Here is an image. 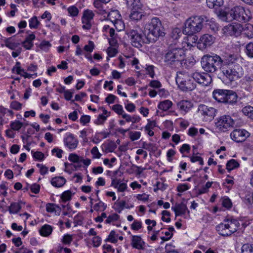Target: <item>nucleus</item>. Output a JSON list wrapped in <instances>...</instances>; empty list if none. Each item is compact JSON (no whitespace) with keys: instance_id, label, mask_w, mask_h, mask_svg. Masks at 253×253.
I'll return each instance as SVG.
<instances>
[{"instance_id":"14","label":"nucleus","mask_w":253,"mask_h":253,"mask_svg":"<svg viewBox=\"0 0 253 253\" xmlns=\"http://www.w3.org/2000/svg\"><path fill=\"white\" fill-rule=\"evenodd\" d=\"M237 59L236 55L231 54L223 55L222 57L220 56V62H219L220 67L225 66L231 67L232 66L239 65L236 63Z\"/></svg>"},{"instance_id":"9","label":"nucleus","mask_w":253,"mask_h":253,"mask_svg":"<svg viewBox=\"0 0 253 253\" xmlns=\"http://www.w3.org/2000/svg\"><path fill=\"white\" fill-rule=\"evenodd\" d=\"M235 121L232 117L228 115L220 116L217 119L215 126L219 130L225 132L233 127Z\"/></svg>"},{"instance_id":"15","label":"nucleus","mask_w":253,"mask_h":253,"mask_svg":"<svg viewBox=\"0 0 253 253\" xmlns=\"http://www.w3.org/2000/svg\"><path fill=\"white\" fill-rule=\"evenodd\" d=\"M216 110L211 107H208L207 105L202 104L199 106L198 113L205 116L209 117V119L213 118L215 115Z\"/></svg>"},{"instance_id":"29","label":"nucleus","mask_w":253,"mask_h":253,"mask_svg":"<svg viewBox=\"0 0 253 253\" xmlns=\"http://www.w3.org/2000/svg\"><path fill=\"white\" fill-rule=\"evenodd\" d=\"M46 210L48 212H55L56 214L59 215L62 209L55 204L48 203L46 205Z\"/></svg>"},{"instance_id":"46","label":"nucleus","mask_w":253,"mask_h":253,"mask_svg":"<svg viewBox=\"0 0 253 253\" xmlns=\"http://www.w3.org/2000/svg\"><path fill=\"white\" fill-rule=\"evenodd\" d=\"M94 16L93 12L90 10H86L84 12L83 18L91 21Z\"/></svg>"},{"instance_id":"33","label":"nucleus","mask_w":253,"mask_h":253,"mask_svg":"<svg viewBox=\"0 0 253 253\" xmlns=\"http://www.w3.org/2000/svg\"><path fill=\"white\" fill-rule=\"evenodd\" d=\"M172 103L169 100L161 101L158 105V108L163 111L168 110L172 106Z\"/></svg>"},{"instance_id":"5","label":"nucleus","mask_w":253,"mask_h":253,"mask_svg":"<svg viewBox=\"0 0 253 253\" xmlns=\"http://www.w3.org/2000/svg\"><path fill=\"white\" fill-rule=\"evenodd\" d=\"M220 56L212 53L211 55H204L201 58V64L202 69L207 73H212L220 67Z\"/></svg>"},{"instance_id":"25","label":"nucleus","mask_w":253,"mask_h":253,"mask_svg":"<svg viewBox=\"0 0 253 253\" xmlns=\"http://www.w3.org/2000/svg\"><path fill=\"white\" fill-rule=\"evenodd\" d=\"M20 65V63L19 62H17L15 66H14L12 69V72H14L15 70L17 74L20 75L24 77L25 78H31L32 75L26 72L23 69H21Z\"/></svg>"},{"instance_id":"11","label":"nucleus","mask_w":253,"mask_h":253,"mask_svg":"<svg viewBox=\"0 0 253 253\" xmlns=\"http://www.w3.org/2000/svg\"><path fill=\"white\" fill-rule=\"evenodd\" d=\"M243 30L242 26L237 23L229 24L223 29V33L227 36H235L236 37L240 35Z\"/></svg>"},{"instance_id":"56","label":"nucleus","mask_w":253,"mask_h":253,"mask_svg":"<svg viewBox=\"0 0 253 253\" xmlns=\"http://www.w3.org/2000/svg\"><path fill=\"white\" fill-rule=\"evenodd\" d=\"M141 132L139 131H131L129 132V138L131 141H135L140 138Z\"/></svg>"},{"instance_id":"18","label":"nucleus","mask_w":253,"mask_h":253,"mask_svg":"<svg viewBox=\"0 0 253 253\" xmlns=\"http://www.w3.org/2000/svg\"><path fill=\"white\" fill-rule=\"evenodd\" d=\"M228 90L216 89L212 92L213 98L219 102L223 103Z\"/></svg>"},{"instance_id":"30","label":"nucleus","mask_w":253,"mask_h":253,"mask_svg":"<svg viewBox=\"0 0 253 253\" xmlns=\"http://www.w3.org/2000/svg\"><path fill=\"white\" fill-rule=\"evenodd\" d=\"M66 179L62 176H57L54 177L51 181V184L56 187H61L66 183Z\"/></svg>"},{"instance_id":"2","label":"nucleus","mask_w":253,"mask_h":253,"mask_svg":"<svg viewBox=\"0 0 253 253\" xmlns=\"http://www.w3.org/2000/svg\"><path fill=\"white\" fill-rule=\"evenodd\" d=\"M219 71L218 78L225 84L237 81L243 75L242 68L240 65L231 67L221 66Z\"/></svg>"},{"instance_id":"22","label":"nucleus","mask_w":253,"mask_h":253,"mask_svg":"<svg viewBox=\"0 0 253 253\" xmlns=\"http://www.w3.org/2000/svg\"><path fill=\"white\" fill-rule=\"evenodd\" d=\"M171 209L174 211L176 216L185 214L187 210L186 204L183 202H181L180 204H176L175 206L172 207Z\"/></svg>"},{"instance_id":"43","label":"nucleus","mask_w":253,"mask_h":253,"mask_svg":"<svg viewBox=\"0 0 253 253\" xmlns=\"http://www.w3.org/2000/svg\"><path fill=\"white\" fill-rule=\"evenodd\" d=\"M126 202L125 201H121L120 202H116L115 203L114 209L119 213H120L124 209L126 206Z\"/></svg>"},{"instance_id":"31","label":"nucleus","mask_w":253,"mask_h":253,"mask_svg":"<svg viewBox=\"0 0 253 253\" xmlns=\"http://www.w3.org/2000/svg\"><path fill=\"white\" fill-rule=\"evenodd\" d=\"M52 230L53 228L51 226L45 224L40 229V233L42 236L48 237L51 234Z\"/></svg>"},{"instance_id":"54","label":"nucleus","mask_w":253,"mask_h":253,"mask_svg":"<svg viewBox=\"0 0 253 253\" xmlns=\"http://www.w3.org/2000/svg\"><path fill=\"white\" fill-rule=\"evenodd\" d=\"M68 11L72 17L77 16L79 13V10L75 6H70L68 8Z\"/></svg>"},{"instance_id":"57","label":"nucleus","mask_w":253,"mask_h":253,"mask_svg":"<svg viewBox=\"0 0 253 253\" xmlns=\"http://www.w3.org/2000/svg\"><path fill=\"white\" fill-rule=\"evenodd\" d=\"M116 29L118 31H121L124 27V24L121 18L117 20L116 21L112 23Z\"/></svg>"},{"instance_id":"3","label":"nucleus","mask_w":253,"mask_h":253,"mask_svg":"<svg viewBox=\"0 0 253 253\" xmlns=\"http://www.w3.org/2000/svg\"><path fill=\"white\" fill-rule=\"evenodd\" d=\"M185 56V51L183 48L170 45L166 51L164 62L167 65L173 67L181 63Z\"/></svg>"},{"instance_id":"24","label":"nucleus","mask_w":253,"mask_h":253,"mask_svg":"<svg viewBox=\"0 0 253 253\" xmlns=\"http://www.w3.org/2000/svg\"><path fill=\"white\" fill-rule=\"evenodd\" d=\"M216 229L218 233L223 236L230 235V232L228 231L227 224L221 223L216 226Z\"/></svg>"},{"instance_id":"16","label":"nucleus","mask_w":253,"mask_h":253,"mask_svg":"<svg viewBox=\"0 0 253 253\" xmlns=\"http://www.w3.org/2000/svg\"><path fill=\"white\" fill-rule=\"evenodd\" d=\"M64 143L67 147L73 150L77 148L79 141L73 134L68 133L66 134V136L64 139Z\"/></svg>"},{"instance_id":"44","label":"nucleus","mask_w":253,"mask_h":253,"mask_svg":"<svg viewBox=\"0 0 253 253\" xmlns=\"http://www.w3.org/2000/svg\"><path fill=\"white\" fill-rule=\"evenodd\" d=\"M242 112L247 116L253 120V107L248 106L244 107Z\"/></svg>"},{"instance_id":"4","label":"nucleus","mask_w":253,"mask_h":253,"mask_svg":"<svg viewBox=\"0 0 253 253\" xmlns=\"http://www.w3.org/2000/svg\"><path fill=\"white\" fill-rule=\"evenodd\" d=\"M223 21L230 22L236 20L239 22L249 21L250 16L246 13L244 8L241 6L236 5L231 8L228 12H222L220 14Z\"/></svg>"},{"instance_id":"59","label":"nucleus","mask_w":253,"mask_h":253,"mask_svg":"<svg viewBox=\"0 0 253 253\" xmlns=\"http://www.w3.org/2000/svg\"><path fill=\"white\" fill-rule=\"evenodd\" d=\"M82 23L83 24L82 27L84 29L89 30L91 27V21L82 18Z\"/></svg>"},{"instance_id":"47","label":"nucleus","mask_w":253,"mask_h":253,"mask_svg":"<svg viewBox=\"0 0 253 253\" xmlns=\"http://www.w3.org/2000/svg\"><path fill=\"white\" fill-rule=\"evenodd\" d=\"M242 253H253V246L249 244H244L242 248Z\"/></svg>"},{"instance_id":"60","label":"nucleus","mask_w":253,"mask_h":253,"mask_svg":"<svg viewBox=\"0 0 253 253\" xmlns=\"http://www.w3.org/2000/svg\"><path fill=\"white\" fill-rule=\"evenodd\" d=\"M107 117L103 114H100L98 116L97 119L94 121V123L96 125H102L106 120Z\"/></svg>"},{"instance_id":"35","label":"nucleus","mask_w":253,"mask_h":253,"mask_svg":"<svg viewBox=\"0 0 253 253\" xmlns=\"http://www.w3.org/2000/svg\"><path fill=\"white\" fill-rule=\"evenodd\" d=\"M108 18L112 23L121 18V15L118 10H113L108 14Z\"/></svg>"},{"instance_id":"34","label":"nucleus","mask_w":253,"mask_h":253,"mask_svg":"<svg viewBox=\"0 0 253 253\" xmlns=\"http://www.w3.org/2000/svg\"><path fill=\"white\" fill-rule=\"evenodd\" d=\"M205 19L206 20H204V23L207 28L210 29L213 32L217 30L218 27L216 23L212 20L208 19L206 16Z\"/></svg>"},{"instance_id":"27","label":"nucleus","mask_w":253,"mask_h":253,"mask_svg":"<svg viewBox=\"0 0 253 253\" xmlns=\"http://www.w3.org/2000/svg\"><path fill=\"white\" fill-rule=\"evenodd\" d=\"M22 205H24L22 201L11 203L8 208L9 213L11 214L18 213L22 208Z\"/></svg>"},{"instance_id":"42","label":"nucleus","mask_w":253,"mask_h":253,"mask_svg":"<svg viewBox=\"0 0 253 253\" xmlns=\"http://www.w3.org/2000/svg\"><path fill=\"white\" fill-rule=\"evenodd\" d=\"M106 205H105L103 202L99 201L97 203L94 205L93 209L96 211H104L106 210Z\"/></svg>"},{"instance_id":"62","label":"nucleus","mask_w":253,"mask_h":253,"mask_svg":"<svg viewBox=\"0 0 253 253\" xmlns=\"http://www.w3.org/2000/svg\"><path fill=\"white\" fill-rule=\"evenodd\" d=\"M51 45L49 42L43 41L41 42L40 47L42 50L47 51Z\"/></svg>"},{"instance_id":"20","label":"nucleus","mask_w":253,"mask_h":253,"mask_svg":"<svg viewBox=\"0 0 253 253\" xmlns=\"http://www.w3.org/2000/svg\"><path fill=\"white\" fill-rule=\"evenodd\" d=\"M144 16L142 8L140 9L130 10L129 17L130 19L134 22L140 20Z\"/></svg>"},{"instance_id":"6","label":"nucleus","mask_w":253,"mask_h":253,"mask_svg":"<svg viewBox=\"0 0 253 253\" xmlns=\"http://www.w3.org/2000/svg\"><path fill=\"white\" fill-rule=\"evenodd\" d=\"M206 16H196L189 18L185 22L184 32L188 35L199 32L203 28Z\"/></svg>"},{"instance_id":"1","label":"nucleus","mask_w":253,"mask_h":253,"mask_svg":"<svg viewBox=\"0 0 253 253\" xmlns=\"http://www.w3.org/2000/svg\"><path fill=\"white\" fill-rule=\"evenodd\" d=\"M164 28L157 17L153 18L145 26L144 35L147 42H155L159 37L165 35Z\"/></svg>"},{"instance_id":"7","label":"nucleus","mask_w":253,"mask_h":253,"mask_svg":"<svg viewBox=\"0 0 253 253\" xmlns=\"http://www.w3.org/2000/svg\"><path fill=\"white\" fill-rule=\"evenodd\" d=\"M176 82L178 87L183 91L193 90L196 86L192 75H190L185 72H179L177 73Z\"/></svg>"},{"instance_id":"10","label":"nucleus","mask_w":253,"mask_h":253,"mask_svg":"<svg viewBox=\"0 0 253 253\" xmlns=\"http://www.w3.org/2000/svg\"><path fill=\"white\" fill-rule=\"evenodd\" d=\"M194 81L204 86L209 85L212 82L211 76L207 72H195L192 74Z\"/></svg>"},{"instance_id":"49","label":"nucleus","mask_w":253,"mask_h":253,"mask_svg":"<svg viewBox=\"0 0 253 253\" xmlns=\"http://www.w3.org/2000/svg\"><path fill=\"white\" fill-rule=\"evenodd\" d=\"M212 184V182H207L205 185L199 189V193L200 194H202L208 192L209 189L211 186Z\"/></svg>"},{"instance_id":"64","label":"nucleus","mask_w":253,"mask_h":253,"mask_svg":"<svg viewBox=\"0 0 253 253\" xmlns=\"http://www.w3.org/2000/svg\"><path fill=\"white\" fill-rule=\"evenodd\" d=\"M108 56L112 57L115 56L117 53V50L115 48L109 47L107 50Z\"/></svg>"},{"instance_id":"21","label":"nucleus","mask_w":253,"mask_h":253,"mask_svg":"<svg viewBox=\"0 0 253 253\" xmlns=\"http://www.w3.org/2000/svg\"><path fill=\"white\" fill-rule=\"evenodd\" d=\"M177 106L181 111L186 113L192 108L193 104L189 100H183L177 103Z\"/></svg>"},{"instance_id":"37","label":"nucleus","mask_w":253,"mask_h":253,"mask_svg":"<svg viewBox=\"0 0 253 253\" xmlns=\"http://www.w3.org/2000/svg\"><path fill=\"white\" fill-rule=\"evenodd\" d=\"M102 3L103 2L100 0H94L93 4V6L98 10V12L100 14H104L107 12L103 9V5Z\"/></svg>"},{"instance_id":"32","label":"nucleus","mask_w":253,"mask_h":253,"mask_svg":"<svg viewBox=\"0 0 253 253\" xmlns=\"http://www.w3.org/2000/svg\"><path fill=\"white\" fill-rule=\"evenodd\" d=\"M207 6L211 8L221 6L223 3V0H206Z\"/></svg>"},{"instance_id":"19","label":"nucleus","mask_w":253,"mask_h":253,"mask_svg":"<svg viewBox=\"0 0 253 253\" xmlns=\"http://www.w3.org/2000/svg\"><path fill=\"white\" fill-rule=\"evenodd\" d=\"M237 98L238 96L236 92L231 90H228L223 103L233 104L236 103Z\"/></svg>"},{"instance_id":"48","label":"nucleus","mask_w":253,"mask_h":253,"mask_svg":"<svg viewBox=\"0 0 253 253\" xmlns=\"http://www.w3.org/2000/svg\"><path fill=\"white\" fill-rule=\"evenodd\" d=\"M81 157L79 156L78 155L75 153L70 154L68 157L69 160L74 163H80Z\"/></svg>"},{"instance_id":"38","label":"nucleus","mask_w":253,"mask_h":253,"mask_svg":"<svg viewBox=\"0 0 253 253\" xmlns=\"http://www.w3.org/2000/svg\"><path fill=\"white\" fill-rule=\"evenodd\" d=\"M245 52L250 58H253V42H250L245 47Z\"/></svg>"},{"instance_id":"26","label":"nucleus","mask_w":253,"mask_h":253,"mask_svg":"<svg viewBox=\"0 0 253 253\" xmlns=\"http://www.w3.org/2000/svg\"><path fill=\"white\" fill-rule=\"evenodd\" d=\"M227 224L229 230L228 231L230 232V235L237 230L240 225L238 221L234 219L228 220Z\"/></svg>"},{"instance_id":"58","label":"nucleus","mask_w":253,"mask_h":253,"mask_svg":"<svg viewBox=\"0 0 253 253\" xmlns=\"http://www.w3.org/2000/svg\"><path fill=\"white\" fill-rule=\"evenodd\" d=\"M106 241L113 243H115L118 241L117 238L116 237V233L114 231L112 230L110 232Z\"/></svg>"},{"instance_id":"55","label":"nucleus","mask_w":253,"mask_h":253,"mask_svg":"<svg viewBox=\"0 0 253 253\" xmlns=\"http://www.w3.org/2000/svg\"><path fill=\"white\" fill-rule=\"evenodd\" d=\"M91 154L92 155L93 159H99L101 154L98 151V148L96 146L93 147L91 150Z\"/></svg>"},{"instance_id":"63","label":"nucleus","mask_w":253,"mask_h":253,"mask_svg":"<svg viewBox=\"0 0 253 253\" xmlns=\"http://www.w3.org/2000/svg\"><path fill=\"white\" fill-rule=\"evenodd\" d=\"M22 104L16 101L11 102L10 104V107L14 110H19L21 109Z\"/></svg>"},{"instance_id":"13","label":"nucleus","mask_w":253,"mask_h":253,"mask_svg":"<svg viewBox=\"0 0 253 253\" xmlns=\"http://www.w3.org/2000/svg\"><path fill=\"white\" fill-rule=\"evenodd\" d=\"M250 135V133L243 129H235L230 134L232 139L237 142H242L245 141Z\"/></svg>"},{"instance_id":"53","label":"nucleus","mask_w":253,"mask_h":253,"mask_svg":"<svg viewBox=\"0 0 253 253\" xmlns=\"http://www.w3.org/2000/svg\"><path fill=\"white\" fill-rule=\"evenodd\" d=\"M112 109L116 113L120 115H121L122 116L125 113L122 106L120 104L114 105L113 106Z\"/></svg>"},{"instance_id":"52","label":"nucleus","mask_w":253,"mask_h":253,"mask_svg":"<svg viewBox=\"0 0 253 253\" xmlns=\"http://www.w3.org/2000/svg\"><path fill=\"white\" fill-rule=\"evenodd\" d=\"M31 153L33 154V158H35V159L40 161L43 160L44 158V155L42 152L40 151H37L34 152L33 151H32Z\"/></svg>"},{"instance_id":"50","label":"nucleus","mask_w":253,"mask_h":253,"mask_svg":"<svg viewBox=\"0 0 253 253\" xmlns=\"http://www.w3.org/2000/svg\"><path fill=\"white\" fill-rule=\"evenodd\" d=\"M10 38L5 39L4 41L5 45L9 48L14 50L17 46V45L15 42H12L10 41Z\"/></svg>"},{"instance_id":"36","label":"nucleus","mask_w":253,"mask_h":253,"mask_svg":"<svg viewBox=\"0 0 253 253\" xmlns=\"http://www.w3.org/2000/svg\"><path fill=\"white\" fill-rule=\"evenodd\" d=\"M239 166V163L236 160L231 159L227 162L226 164V169L230 171L231 170L238 168Z\"/></svg>"},{"instance_id":"8","label":"nucleus","mask_w":253,"mask_h":253,"mask_svg":"<svg viewBox=\"0 0 253 253\" xmlns=\"http://www.w3.org/2000/svg\"><path fill=\"white\" fill-rule=\"evenodd\" d=\"M126 34L131 44L134 47L139 48L141 47L144 43H147L146 38H144L140 29L127 30L126 31Z\"/></svg>"},{"instance_id":"41","label":"nucleus","mask_w":253,"mask_h":253,"mask_svg":"<svg viewBox=\"0 0 253 253\" xmlns=\"http://www.w3.org/2000/svg\"><path fill=\"white\" fill-rule=\"evenodd\" d=\"M29 27L31 29H37L40 23L36 16H33L29 20Z\"/></svg>"},{"instance_id":"40","label":"nucleus","mask_w":253,"mask_h":253,"mask_svg":"<svg viewBox=\"0 0 253 253\" xmlns=\"http://www.w3.org/2000/svg\"><path fill=\"white\" fill-rule=\"evenodd\" d=\"M120 216L118 214L113 213L107 217V219L105 221V223L106 224L111 223L114 221L118 220Z\"/></svg>"},{"instance_id":"23","label":"nucleus","mask_w":253,"mask_h":253,"mask_svg":"<svg viewBox=\"0 0 253 253\" xmlns=\"http://www.w3.org/2000/svg\"><path fill=\"white\" fill-rule=\"evenodd\" d=\"M36 36L34 34H31L27 36L25 40L22 42V46L27 50H30L34 46L33 41L35 39Z\"/></svg>"},{"instance_id":"28","label":"nucleus","mask_w":253,"mask_h":253,"mask_svg":"<svg viewBox=\"0 0 253 253\" xmlns=\"http://www.w3.org/2000/svg\"><path fill=\"white\" fill-rule=\"evenodd\" d=\"M126 4L130 10L140 9L142 8L140 0H126Z\"/></svg>"},{"instance_id":"17","label":"nucleus","mask_w":253,"mask_h":253,"mask_svg":"<svg viewBox=\"0 0 253 253\" xmlns=\"http://www.w3.org/2000/svg\"><path fill=\"white\" fill-rule=\"evenodd\" d=\"M131 245L133 248L139 250H144L145 249V242L139 236H131Z\"/></svg>"},{"instance_id":"45","label":"nucleus","mask_w":253,"mask_h":253,"mask_svg":"<svg viewBox=\"0 0 253 253\" xmlns=\"http://www.w3.org/2000/svg\"><path fill=\"white\" fill-rule=\"evenodd\" d=\"M72 194L70 191L68 190L63 192L61 195V199L63 202L65 203L71 199Z\"/></svg>"},{"instance_id":"61","label":"nucleus","mask_w":253,"mask_h":253,"mask_svg":"<svg viewBox=\"0 0 253 253\" xmlns=\"http://www.w3.org/2000/svg\"><path fill=\"white\" fill-rule=\"evenodd\" d=\"M131 227V229L134 230H138L142 227L141 222L140 221L135 220L132 223Z\"/></svg>"},{"instance_id":"51","label":"nucleus","mask_w":253,"mask_h":253,"mask_svg":"<svg viewBox=\"0 0 253 253\" xmlns=\"http://www.w3.org/2000/svg\"><path fill=\"white\" fill-rule=\"evenodd\" d=\"M65 171L67 172H69L70 169L73 170H76L78 168H80L81 167V165H73L72 164H68L67 163H65Z\"/></svg>"},{"instance_id":"12","label":"nucleus","mask_w":253,"mask_h":253,"mask_svg":"<svg viewBox=\"0 0 253 253\" xmlns=\"http://www.w3.org/2000/svg\"><path fill=\"white\" fill-rule=\"evenodd\" d=\"M215 38L211 35L205 34L201 36L197 43V47L204 50L210 46L214 42Z\"/></svg>"},{"instance_id":"39","label":"nucleus","mask_w":253,"mask_h":253,"mask_svg":"<svg viewBox=\"0 0 253 253\" xmlns=\"http://www.w3.org/2000/svg\"><path fill=\"white\" fill-rule=\"evenodd\" d=\"M23 125V123L16 120L10 123V127L11 130L19 131Z\"/></svg>"}]
</instances>
